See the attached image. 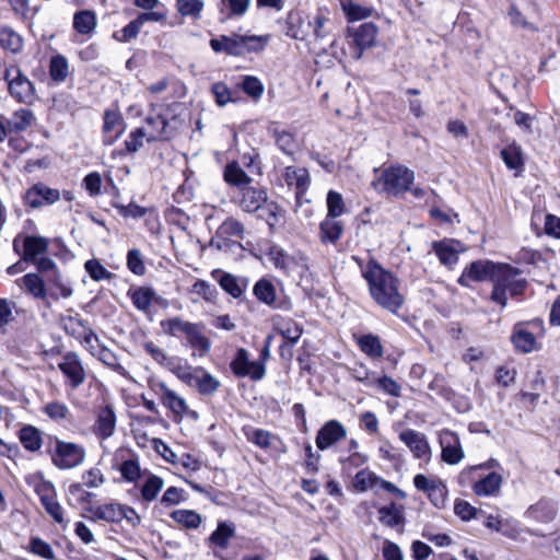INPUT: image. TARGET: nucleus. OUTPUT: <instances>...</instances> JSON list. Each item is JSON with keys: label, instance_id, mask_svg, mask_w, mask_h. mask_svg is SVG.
I'll list each match as a JSON object with an SVG mask.
<instances>
[{"label": "nucleus", "instance_id": "f257e3e1", "mask_svg": "<svg viewBox=\"0 0 560 560\" xmlns=\"http://www.w3.org/2000/svg\"><path fill=\"white\" fill-rule=\"evenodd\" d=\"M362 276L368 282L372 299L383 308L397 313L405 302L398 289V279L374 259L362 267Z\"/></svg>", "mask_w": 560, "mask_h": 560}, {"label": "nucleus", "instance_id": "f03ea898", "mask_svg": "<svg viewBox=\"0 0 560 560\" xmlns=\"http://www.w3.org/2000/svg\"><path fill=\"white\" fill-rule=\"evenodd\" d=\"M520 276V269L508 264H500L492 281L491 300L504 308L508 305V294L512 298L522 295L527 281Z\"/></svg>", "mask_w": 560, "mask_h": 560}, {"label": "nucleus", "instance_id": "7ed1b4c3", "mask_svg": "<svg viewBox=\"0 0 560 560\" xmlns=\"http://www.w3.org/2000/svg\"><path fill=\"white\" fill-rule=\"evenodd\" d=\"M413 180V171L404 165H392L380 173L372 186L382 194L397 197L409 190Z\"/></svg>", "mask_w": 560, "mask_h": 560}, {"label": "nucleus", "instance_id": "20e7f679", "mask_svg": "<svg viewBox=\"0 0 560 560\" xmlns=\"http://www.w3.org/2000/svg\"><path fill=\"white\" fill-rule=\"evenodd\" d=\"M265 45L266 39L255 35H222L219 38H212L210 40V46L215 52L224 51L228 55L233 56H242L247 52L259 51L265 47Z\"/></svg>", "mask_w": 560, "mask_h": 560}, {"label": "nucleus", "instance_id": "39448f33", "mask_svg": "<svg viewBox=\"0 0 560 560\" xmlns=\"http://www.w3.org/2000/svg\"><path fill=\"white\" fill-rule=\"evenodd\" d=\"M85 450L82 445L57 440L51 453L52 464L59 469H72L83 464Z\"/></svg>", "mask_w": 560, "mask_h": 560}, {"label": "nucleus", "instance_id": "423d86ee", "mask_svg": "<svg viewBox=\"0 0 560 560\" xmlns=\"http://www.w3.org/2000/svg\"><path fill=\"white\" fill-rule=\"evenodd\" d=\"M1 79L7 81L10 95L18 102L28 103L34 98V85L18 66L8 67Z\"/></svg>", "mask_w": 560, "mask_h": 560}, {"label": "nucleus", "instance_id": "0eeeda50", "mask_svg": "<svg viewBox=\"0 0 560 560\" xmlns=\"http://www.w3.org/2000/svg\"><path fill=\"white\" fill-rule=\"evenodd\" d=\"M268 258L277 269H281L285 273L295 272L302 276L307 270V258L304 254L298 253L290 256L278 245L270 247Z\"/></svg>", "mask_w": 560, "mask_h": 560}, {"label": "nucleus", "instance_id": "6e6552de", "mask_svg": "<svg viewBox=\"0 0 560 560\" xmlns=\"http://www.w3.org/2000/svg\"><path fill=\"white\" fill-rule=\"evenodd\" d=\"M230 368L237 377L248 376L253 381H260L266 374L264 362L250 361L249 353L244 348L237 350Z\"/></svg>", "mask_w": 560, "mask_h": 560}, {"label": "nucleus", "instance_id": "1a4fd4ad", "mask_svg": "<svg viewBox=\"0 0 560 560\" xmlns=\"http://www.w3.org/2000/svg\"><path fill=\"white\" fill-rule=\"evenodd\" d=\"M499 266L500 264L487 259L472 261L464 269L458 278V283L462 287L468 288L471 282L493 281Z\"/></svg>", "mask_w": 560, "mask_h": 560}, {"label": "nucleus", "instance_id": "9d476101", "mask_svg": "<svg viewBox=\"0 0 560 560\" xmlns=\"http://www.w3.org/2000/svg\"><path fill=\"white\" fill-rule=\"evenodd\" d=\"M306 28L311 30L310 49L313 51H326L324 42L334 30V21L327 15L318 13L307 20Z\"/></svg>", "mask_w": 560, "mask_h": 560}, {"label": "nucleus", "instance_id": "9b49d317", "mask_svg": "<svg viewBox=\"0 0 560 560\" xmlns=\"http://www.w3.org/2000/svg\"><path fill=\"white\" fill-rule=\"evenodd\" d=\"M377 33V26L371 22L363 23L359 27L348 30L349 37L352 38V44L355 47L352 55L353 59H361L363 51L372 48L376 44Z\"/></svg>", "mask_w": 560, "mask_h": 560}, {"label": "nucleus", "instance_id": "f8f14e48", "mask_svg": "<svg viewBox=\"0 0 560 560\" xmlns=\"http://www.w3.org/2000/svg\"><path fill=\"white\" fill-rule=\"evenodd\" d=\"M58 368L73 389L80 387L86 380V372L77 352H67L58 363Z\"/></svg>", "mask_w": 560, "mask_h": 560}, {"label": "nucleus", "instance_id": "ddd939ff", "mask_svg": "<svg viewBox=\"0 0 560 560\" xmlns=\"http://www.w3.org/2000/svg\"><path fill=\"white\" fill-rule=\"evenodd\" d=\"M439 440L442 448V460L448 465H457L460 463L465 457V453L459 436L455 432L444 429L440 432Z\"/></svg>", "mask_w": 560, "mask_h": 560}, {"label": "nucleus", "instance_id": "4468645a", "mask_svg": "<svg viewBox=\"0 0 560 560\" xmlns=\"http://www.w3.org/2000/svg\"><path fill=\"white\" fill-rule=\"evenodd\" d=\"M347 436V429L338 420L327 421L318 431L315 444L318 450L325 451Z\"/></svg>", "mask_w": 560, "mask_h": 560}, {"label": "nucleus", "instance_id": "2eb2a0df", "mask_svg": "<svg viewBox=\"0 0 560 560\" xmlns=\"http://www.w3.org/2000/svg\"><path fill=\"white\" fill-rule=\"evenodd\" d=\"M154 389L162 404L168 408L176 418L182 419L188 412L186 400L171 389L164 382L156 383Z\"/></svg>", "mask_w": 560, "mask_h": 560}, {"label": "nucleus", "instance_id": "dca6fc26", "mask_svg": "<svg viewBox=\"0 0 560 560\" xmlns=\"http://www.w3.org/2000/svg\"><path fill=\"white\" fill-rule=\"evenodd\" d=\"M399 439L418 459L428 462L431 457V448L427 436L412 429H406L399 433Z\"/></svg>", "mask_w": 560, "mask_h": 560}, {"label": "nucleus", "instance_id": "f3484780", "mask_svg": "<svg viewBox=\"0 0 560 560\" xmlns=\"http://www.w3.org/2000/svg\"><path fill=\"white\" fill-rule=\"evenodd\" d=\"M147 136V141H165L173 137L174 131L162 115L148 116L144 126L140 127Z\"/></svg>", "mask_w": 560, "mask_h": 560}, {"label": "nucleus", "instance_id": "a211bd4d", "mask_svg": "<svg viewBox=\"0 0 560 560\" xmlns=\"http://www.w3.org/2000/svg\"><path fill=\"white\" fill-rule=\"evenodd\" d=\"M60 199V192L44 184H36L25 194V202L32 208H39L44 205H51Z\"/></svg>", "mask_w": 560, "mask_h": 560}, {"label": "nucleus", "instance_id": "6ab92c4d", "mask_svg": "<svg viewBox=\"0 0 560 560\" xmlns=\"http://www.w3.org/2000/svg\"><path fill=\"white\" fill-rule=\"evenodd\" d=\"M266 201V190L248 185L247 187H243L241 189V196L237 200V205L243 211L253 213L258 211Z\"/></svg>", "mask_w": 560, "mask_h": 560}, {"label": "nucleus", "instance_id": "aec40b11", "mask_svg": "<svg viewBox=\"0 0 560 560\" xmlns=\"http://www.w3.org/2000/svg\"><path fill=\"white\" fill-rule=\"evenodd\" d=\"M115 429L116 416L113 408L108 405L100 408L93 425L94 434L101 440H106L114 434Z\"/></svg>", "mask_w": 560, "mask_h": 560}, {"label": "nucleus", "instance_id": "412c9836", "mask_svg": "<svg viewBox=\"0 0 560 560\" xmlns=\"http://www.w3.org/2000/svg\"><path fill=\"white\" fill-rule=\"evenodd\" d=\"M128 296L131 299L133 306L148 314L153 303L162 304L164 300L156 294L150 287H138L128 291Z\"/></svg>", "mask_w": 560, "mask_h": 560}, {"label": "nucleus", "instance_id": "4be33fe9", "mask_svg": "<svg viewBox=\"0 0 560 560\" xmlns=\"http://www.w3.org/2000/svg\"><path fill=\"white\" fill-rule=\"evenodd\" d=\"M283 178L289 187L295 188V196L298 200L305 194L311 183L308 171L304 167H285Z\"/></svg>", "mask_w": 560, "mask_h": 560}, {"label": "nucleus", "instance_id": "5701e85b", "mask_svg": "<svg viewBox=\"0 0 560 560\" xmlns=\"http://www.w3.org/2000/svg\"><path fill=\"white\" fill-rule=\"evenodd\" d=\"M503 477L498 472H489L475 481L472 491L478 497H497L500 494Z\"/></svg>", "mask_w": 560, "mask_h": 560}, {"label": "nucleus", "instance_id": "b1692460", "mask_svg": "<svg viewBox=\"0 0 560 560\" xmlns=\"http://www.w3.org/2000/svg\"><path fill=\"white\" fill-rule=\"evenodd\" d=\"M212 277L218 280L222 290L232 295L235 299L242 296L247 288V280L237 278L232 273L222 272L221 270L212 271Z\"/></svg>", "mask_w": 560, "mask_h": 560}, {"label": "nucleus", "instance_id": "393cba45", "mask_svg": "<svg viewBox=\"0 0 560 560\" xmlns=\"http://www.w3.org/2000/svg\"><path fill=\"white\" fill-rule=\"evenodd\" d=\"M189 386L197 387L202 396H212L221 386L220 381L202 368H197Z\"/></svg>", "mask_w": 560, "mask_h": 560}, {"label": "nucleus", "instance_id": "a878e982", "mask_svg": "<svg viewBox=\"0 0 560 560\" xmlns=\"http://www.w3.org/2000/svg\"><path fill=\"white\" fill-rule=\"evenodd\" d=\"M122 119L116 112H105L103 132V142L106 145H112L122 133Z\"/></svg>", "mask_w": 560, "mask_h": 560}, {"label": "nucleus", "instance_id": "bb28decb", "mask_svg": "<svg viewBox=\"0 0 560 560\" xmlns=\"http://www.w3.org/2000/svg\"><path fill=\"white\" fill-rule=\"evenodd\" d=\"M48 250V240L43 236H26L23 241V255L25 261L35 262L40 255Z\"/></svg>", "mask_w": 560, "mask_h": 560}, {"label": "nucleus", "instance_id": "cd10ccee", "mask_svg": "<svg viewBox=\"0 0 560 560\" xmlns=\"http://www.w3.org/2000/svg\"><path fill=\"white\" fill-rule=\"evenodd\" d=\"M275 329L291 345H295L302 332V327L291 318L277 316L273 319Z\"/></svg>", "mask_w": 560, "mask_h": 560}, {"label": "nucleus", "instance_id": "c85d7f7f", "mask_svg": "<svg viewBox=\"0 0 560 560\" xmlns=\"http://www.w3.org/2000/svg\"><path fill=\"white\" fill-rule=\"evenodd\" d=\"M526 514L536 522L550 523L557 515V505L552 501L541 500L532 505Z\"/></svg>", "mask_w": 560, "mask_h": 560}, {"label": "nucleus", "instance_id": "c756f323", "mask_svg": "<svg viewBox=\"0 0 560 560\" xmlns=\"http://www.w3.org/2000/svg\"><path fill=\"white\" fill-rule=\"evenodd\" d=\"M5 121L10 132H22L33 125L35 116L32 110L21 108L15 110L10 118H5Z\"/></svg>", "mask_w": 560, "mask_h": 560}, {"label": "nucleus", "instance_id": "7c9ffc66", "mask_svg": "<svg viewBox=\"0 0 560 560\" xmlns=\"http://www.w3.org/2000/svg\"><path fill=\"white\" fill-rule=\"evenodd\" d=\"M18 282H22L25 291L34 299L45 300L48 291L45 285L44 279L37 273H26Z\"/></svg>", "mask_w": 560, "mask_h": 560}, {"label": "nucleus", "instance_id": "2f4dec72", "mask_svg": "<svg viewBox=\"0 0 560 560\" xmlns=\"http://www.w3.org/2000/svg\"><path fill=\"white\" fill-rule=\"evenodd\" d=\"M243 433L248 442L264 450L269 448L272 444V441L279 440L271 432L264 429L254 428L252 425L243 427Z\"/></svg>", "mask_w": 560, "mask_h": 560}, {"label": "nucleus", "instance_id": "473e14b6", "mask_svg": "<svg viewBox=\"0 0 560 560\" xmlns=\"http://www.w3.org/2000/svg\"><path fill=\"white\" fill-rule=\"evenodd\" d=\"M224 180L232 186L238 188L247 187L252 183V178L244 172L237 162L226 164L223 172Z\"/></svg>", "mask_w": 560, "mask_h": 560}, {"label": "nucleus", "instance_id": "72a5a7b5", "mask_svg": "<svg viewBox=\"0 0 560 560\" xmlns=\"http://www.w3.org/2000/svg\"><path fill=\"white\" fill-rule=\"evenodd\" d=\"M97 25L96 15L91 10H82L73 16V27L81 35L91 36Z\"/></svg>", "mask_w": 560, "mask_h": 560}, {"label": "nucleus", "instance_id": "f704fd0d", "mask_svg": "<svg viewBox=\"0 0 560 560\" xmlns=\"http://www.w3.org/2000/svg\"><path fill=\"white\" fill-rule=\"evenodd\" d=\"M511 340L516 348V350L523 353H529L535 350L536 347V338L535 336L524 329L521 325H516L514 327Z\"/></svg>", "mask_w": 560, "mask_h": 560}, {"label": "nucleus", "instance_id": "c9c22d12", "mask_svg": "<svg viewBox=\"0 0 560 560\" xmlns=\"http://www.w3.org/2000/svg\"><path fill=\"white\" fill-rule=\"evenodd\" d=\"M433 248L441 264L452 267L458 260V249L453 241L434 242Z\"/></svg>", "mask_w": 560, "mask_h": 560}, {"label": "nucleus", "instance_id": "e433bc0d", "mask_svg": "<svg viewBox=\"0 0 560 560\" xmlns=\"http://www.w3.org/2000/svg\"><path fill=\"white\" fill-rule=\"evenodd\" d=\"M144 476L147 479L140 489L141 498L145 502H152L158 498L160 491L163 489L164 480L148 470H144Z\"/></svg>", "mask_w": 560, "mask_h": 560}, {"label": "nucleus", "instance_id": "4c0bfd02", "mask_svg": "<svg viewBox=\"0 0 560 560\" xmlns=\"http://www.w3.org/2000/svg\"><path fill=\"white\" fill-rule=\"evenodd\" d=\"M48 283L50 285L49 295L55 301L59 300L60 298L69 299L73 294L71 283L65 281L59 271H55V273L48 278Z\"/></svg>", "mask_w": 560, "mask_h": 560}, {"label": "nucleus", "instance_id": "58836bf2", "mask_svg": "<svg viewBox=\"0 0 560 560\" xmlns=\"http://www.w3.org/2000/svg\"><path fill=\"white\" fill-rule=\"evenodd\" d=\"M118 470L121 475V478L125 481L131 483L137 482L142 476H144V471H142L140 466L139 457L136 455L124 459L119 465Z\"/></svg>", "mask_w": 560, "mask_h": 560}, {"label": "nucleus", "instance_id": "ea45409f", "mask_svg": "<svg viewBox=\"0 0 560 560\" xmlns=\"http://www.w3.org/2000/svg\"><path fill=\"white\" fill-rule=\"evenodd\" d=\"M319 230L322 243L335 244L343 232V225L340 221L326 217V219L322 221Z\"/></svg>", "mask_w": 560, "mask_h": 560}, {"label": "nucleus", "instance_id": "a19ab883", "mask_svg": "<svg viewBox=\"0 0 560 560\" xmlns=\"http://www.w3.org/2000/svg\"><path fill=\"white\" fill-rule=\"evenodd\" d=\"M188 343L199 351L200 355L209 352L211 348L210 340L202 334V325L194 323L188 332L186 334Z\"/></svg>", "mask_w": 560, "mask_h": 560}, {"label": "nucleus", "instance_id": "79ce46f5", "mask_svg": "<svg viewBox=\"0 0 560 560\" xmlns=\"http://www.w3.org/2000/svg\"><path fill=\"white\" fill-rule=\"evenodd\" d=\"M0 46L12 54H19L23 49V38L13 28L2 26L0 27Z\"/></svg>", "mask_w": 560, "mask_h": 560}, {"label": "nucleus", "instance_id": "37998d69", "mask_svg": "<svg viewBox=\"0 0 560 560\" xmlns=\"http://www.w3.org/2000/svg\"><path fill=\"white\" fill-rule=\"evenodd\" d=\"M177 378L186 383L188 386L192 380L194 374L197 372V368H192L187 361L172 357L167 362L166 366Z\"/></svg>", "mask_w": 560, "mask_h": 560}, {"label": "nucleus", "instance_id": "c03bdc74", "mask_svg": "<svg viewBox=\"0 0 560 560\" xmlns=\"http://www.w3.org/2000/svg\"><path fill=\"white\" fill-rule=\"evenodd\" d=\"M378 518L382 524L389 527L401 525L405 521L402 508L395 503L382 506L378 509Z\"/></svg>", "mask_w": 560, "mask_h": 560}, {"label": "nucleus", "instance_id": "a18cd8bd", "mask_svg": "<svg viewBox=\"0 0 560 560\" xmlns=\"http://www.w3.org/2000/svg\"><path fill=\"white\" fill-rule=\"evenodd\" d=\"M270 132L275 139L277 147L288 155H292L296 148L298 143L293 133L288 130L280 129L278 127H273L270 129Z\"/></svg>", "mask_w": 560, "mask_h": 560}, {"label": "nucleus", "instance_id": "49530a36", "mask_svg": "<svg viewBox=\"0 0 560 560\" xmlns=\"http://www.w3.org/2000/svg\"><path fill=\"white\" fill-rule=\"evenodd\" d=\"M20 441L25 450L36 452L42 447L43 439L40 431L33 425H25L20 430Z\"/></svg>", "mask_w": 560, "mask_h": 560}, {"label": "nucleus", "instance_id": "de8ad7c7", "mask_svg": "<svg viewBox=\"0 0 560 560\" xmlns=\"http://www.w3.org/2000/svg\"><path fill=\"white\" fill-rule=\"evenodd\" d=\"M194 323L184 320L179 316L161 320L160 325L164 334L172 337L186 336Z\"/></svg>", "mask_w": 560, "mask_h": 560}, {"label": "nucleus", "instance_id": "09e8293b", "mask_svg": "<svg viewBox=\"0 0 560 560\" xmlns=\"http://www.w3.org/2000/svg\"><path fill=\"white\" fill-rule=\"evenodd\" d=\"M340 5L349 21H358L372 15L373 9L353 0H340Z\"/></svg>", "mask_w": 560, "mask_h": 560}, {"label": "nucleus", "instance_id": "8fccbe9b", "mask_svg": "<svg viewBox=\"0 0 560 560\" xmlns=\"http://www.w3.org/2000/svg\"><path fill=\"white\" fill-rule=\"evenodd\" d=\"M92 513L95 518L109 523H117L124 517L121 505L117 503H106L98 505L92 510Z\"/></svg>", "mask_w": 560, "mask_h": 560}, {"label": "nucleus", "instance_id": "3c124183", "mask_svg": "<svg viewBox=\"0 0 560 560\" xmlns=\"http://www.w3.org/2000/svg\"><path fill=\"white\" fill-rule=\"evenodd\" d=\"M235 535V527L233 524L220 522L217 529L210 535L209 540L211 544L221 549H226L230 539Z\"/></svg>", "mask_w": 560, "mask_h": 560}, {"label": "nucleus", "instance_id": "603ef678", "mask_svg": "<svg viewBox=\"0 0 560 560\" xmlns=\"http://www.w3.org/2000/svg\"><path fill=\"white\" fill-rule=\"evenodd\" d=\"M253 293L261 303L268 306L276 303V289L269 280L260 279L257 281L253 288Z\"/></svg>", "mask_w": 560, "mask_h": 560}, {"label": "nucleus", "instance_id": "864d4df0", "mask_svg": "<svg viewBox=\"0 0 560 560\" xmlns=\"http://www.w3.org/2000/svg\"><path fill=\"white\" fill-rule=\"evenodd\" d=\"M171 517L177 524L189 529L198 528L202 522L200 514L192 510L173 511Z\"/></svg>", "mask_w": 560, "mask_h": 560}, {"label": "nucleus", "instance_id": "5fc2aeb1", "mask_svg": "<svg viewBox=\"0 0 560 560\" xmlns=\"http://www.w3.org/2000/svg\"><path fill=\"white\" fill-rule=\"evenodd\" d=\"M250 4V0H220L219 10L228 18L243 16Z\"/></svg>", "mask_w": 560, "mask_h": 560}, {"label": "nucleus", "instance_id": "6e6d98bb", "mask_svg": "<svg viewBox=\"0 0 560 560\" xmlns=\"http://www.w3.org/2000/svg\"><path fill=\"white\" fill-rule=\"evenodd\" d=\"M358 345L361 351L371 358H382L384 354L383 346L377 336L364 335L359 339Z\"/></svg>", "mask_w": 560, "mask_h": 560}, {"label": "nucleus", "instance_id": "4d7b16f0", "mask_svg": "<svg viewBox=\"0 0 560 560\" xmlns=\"http://www.w3.org/2000/svg\"><path fill=\"white\" fill-rule=\"evenodd\" d=\"M307 21L301 16H290L287 35L294 39L306 40L310 46L311 30L306 28Z\"/></svg>", "mask_w": 560, "mask_h": 560}, {"label": "nucleus", "instance_id": "13d9d810", "mask_svg": "<svg viewBox=\"0 0 560 560\" xmlns=\"http://www.w3.org/2000/svg\"><path fill=\"white\" fill-rule=\"evenodd\" d=\"M43 412L52 421L61 423L66 421L70 416V410L65 402L54 400L46 404L43 408Z\"/></svg>", "mask_w": 560, "mask_h": 560}, {"label": "nucleus", "instance_id": "bf43d9fd", "mask_svg": "<svg viewBox=\"0 0 560 560\" xmlns=\"http://www.w3.org/2000/svg\"><path fill=\"white\" fill-rule=\"evenodd\" d=\"M93 357L100 360L107 368L114 370L115 372L121 375H125L126 370L119 363L117 355L104 345H100L98 350Z\"/></svg>", "mask_w": 560, "mask_h": 560}, {"label": "nucleus", "instance_id": "052dcab7", "mask_svg": "<svg viewBox=\"0 0 560 560\" xmlns=\"http://www.w3.org/2000/svg\"><path fill=\"white\" fill-rule=\"evenodd\" d=\"M501 158L510 170L521 171L523 167L522 151L518 145L511 144L501 151Z\"/></svg>", "mask_w": 560, "mask_h": 560}, {"label": "nucleus", "instance_id": "680f3d73", "mask_svg": "<svg viewBox=\"0 0 560 560\" xmlns=\"http://www.w3.org/2000/svg\"><path fill=\"white\" fill-rule=\"evenodd\" d=\"M245 233V226L238 220L230 217L225 219L218 229V234L222 237L242 238Z\"/></svg>", "mask_w": 560, "mask_h": 560}, {"label": "nucleus", "instance_id": "e2e57ef3", "mask_svg": "<svg viewBox=\"0 0 560 560\" xmlns=\"http://www.w3.org/2000/svg\"><path fill=\"white\" fill-rule=\"evenodd\" d=\"M27 550L45 560H56V553L52 547L39 537H32Z\"/></svg>", "mask_w": 560, "mask_h": 560}, {"label": "nucleus", "instance_id": "0e129e2a", "mask_svg": "<svg viewBox=\"0 0 560 560\" xmlns=\"http://www.w3.org/2000/svg\"><path fill=\"white\" fill-rule=\"evenodd\" d=\"M61 325L66 334L75 339H81L82 334L89 328L85 322L79 316H65L61 319Z\"/></svg>", "mask_w": 560, "mask_h": 560}, {"label": "nucleus", "instance_id": "69168bd1", "mask_svg": "<svg viewBox=\"0 0 560 560\" xmlns=\"http://www.w3.org/2000/svg\"><path fill=\"white\" fill-rule=\"evenodd\" d=\"M327 217L338 218L346 212V205L341 194L335 190H329L327 194Z\"/></svg>", "mask_w": 560, "mask_h": 560}, {"label": "nucleus", "instance_id": "338daca9", "mask_svg": "<svg viewBox=\"0 0 560 560\" xmlns=\"http://www.w3.org/2000/svg\"><path fill=\"white\" fill-rule=\"evenodd\" d=\"M50 78L56 82H62L69 74V65L63 56H55L50 59L49 65Z\"/></svg>", "mask_w": 560, "mask_h": 560}, {"label": "nucleus", "instance_id": "774afa93", "mask_svg": "<svg viewBox=\"0 0 560 560\" xmlns=\"http://www.w3.org/2000/svg\"><path fill=\"white\" fill-rule=\"evenodd\" d=\"M205 3L202 0H177V11L183 16H190L199 19L201 11L203 10Z\"/></svg>", "mask_w": 560, "mask_h": 560}]
</instances>
